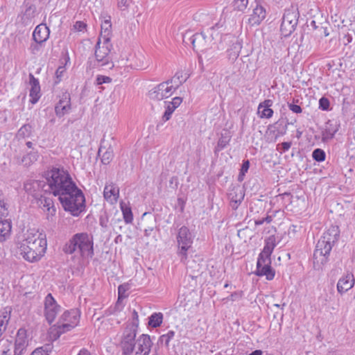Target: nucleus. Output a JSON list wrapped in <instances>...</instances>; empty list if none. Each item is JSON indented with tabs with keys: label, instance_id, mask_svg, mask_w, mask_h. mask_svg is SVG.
<instances>
[{
	"label": "nucleus",
	"instance_id": "obj_37",
	"mask_svg": "<svg viewBox=\"0 0 355 355\" xmlns=\"http://www.w3.org/2000/svg\"><path fill=\"white\" fill-rule=\"evenodd\" d=\"M253 234V230L249 227L239 229L238 230L237 232L238 236L245 242H246L248 239H250L252 237Z\"/></svg>",
	"mask_w": 355,
	"mask_h": 355
},
{
	"label": "nucleus",
	"instance_id": "obj_62",
	"mask_svg": "<svg viewBox=\"0 0 355 355\" xmlns=\"http://www.w3.org/2000/svg\"><path fill=\"white\" fill-rule=\"evenodd\" d=\"M38 44H37V43H36V44H32L31 45L30 49H31V52H32L33 53H35V52H36V51H37L39 50Z\"/></svg>",
	"mask_w": 355,
	"mask_h": 355
},
{
	"label": "nucleus",
	"instance_id": "obj_42",
	"mask_svg": "<svg viewBox=\"0 0 355 355\" xmlns=\"http://www.w3.org/2000/svg\"><path fill=\"white\" fill-rule=\"evenodd\" d=\"M175 336V331H169L167 334H164L159 337V341L162 343H164L166 347L169 346V343L171 339L173 338Z\"/></svg>",
	"mask_w": 355,
	"mask_h": 355
},
{
	"label": "nucleus",
	"instance_id": "obj_2",
	"mask_svg": "<svg viewBox=\"0 0 355 355\" xmlns=\"http://www.w3.org/2000/svg\"><path fill=\"white\" fill-rule=\"evenodd\" d=\"M46 180L47 189H45V192L58 196V198L76 187L69 173L64 169L53 168L48 172Z\"/></svg>",
	"mask_w": 355,
	"mask_h": 355
},
{
	"label": "nucleus",
	"instance_id": "obj_27",
	"mask_svg": "<svg viewBox=\"0 0 355 355\" xmlns=\"http://www.w3.org/2000/svg\"><path fill=\"white\" fill-rule=\"evenodd\" d=\"M0 355H17L11 341L4 338L0 340Z\"/></svg>",
	"mask_w": 355,
	"mask_h": 355
},
{
	"label": "nucleus",
	"instance_id": "obj_36",
	"mask_svg": "<svg viewBox=\"0 0 355 355\" xmlns=\"http://www.w3.org/2000/svg\"><path fill=\"white\" fill-rule=\"evenodd\" d=\"M98 154H102L101 162L104 164H108L113 158V153L112 150L105 149L101 146L98 149Z\"/></svg>",
	"mask_w": 355,
	"mask_h": 355
},
{
	"label": "nucleus",
	"instance_id": "obj_64",
	"mask_svg": "<svg viewBox=\"0 0 355 355\" xmlns=\"http://www.w3.org/2000/svg\"><path fill=\"white\" fill-rule=\"evenodd\" d=\"M263 354V352L260 349H257V350H254V352H252V353H250L249 355H262Z\"/></svg>",
	"mask_w": 355,
	"mask_h": 355
},
{
	"label": "nucleus",
	"instance_id": "obj_41",
	"mask_svg": "<svg viewBox=\"0 0 355 355\" xmlns=\"http://www.w3.org/2000/svg\"><path fill=\"white\" fill-rule=\"evenodd\" d=\"M122 209L124 220L126 223H132L133 220L132 213L131 209L128 207H124L122 204L121 205Z\"/></svg>",
	"mask_w": 355,
	"mask_h": 355
},
{
	"label": "nucleus",
	"instance_id": "obj_28",
	"mask_svg": "<svg viewBox=\"0 0 355 355\" xmlns=\"http://www.w3.org/2000/svg\"><path fill=\"white\" fill-rule=\"evenodd\" d=\"M241 48V44L236 40L227 50L228 59L232 62H234L239 57Z\"/></svg>",
	"mask_w": 355,
	"mask_h": 355
},
{
	"label": "nucleus",
	"instance_id": "obj_40",
	"mask_svg": "<svg viewBox=\"0 0 355 355\" xmlns=\"http://www.w3.org/2000/svg\"><path fill=\"white\" fill-rule=\"evenodd\" d=\"M139 315L137 312L134 310L132 312V322L131 324L127 326L125 331H132L134 330V333H137V327L139 324Z\"/></svg>",
	"mask_w": 355,
	"mask_h": 355
},
{
	"label": "nucleus",
	"instance_id": "obj_17",
	"mask_svg": "<svg viewBox=\"0 0 355 355\" xmlns=\"http://www.w3.org/2000/svg\"><path fill=\"white\" fill-rule=\"evenodd\" d=\"M201 259L198 257L197 260H187L183 261L187 265L188 276L192 279H197L202 274V265L200 263Z\"/></svg>",
	"mask_w": 355,
	"mask_h": 355
},
{
	"label": "nucleus",
	"instance_id": "obj_24",
	"mask_svg": "<svg viewBox=\"0 0 355 355\" xmlns=\"http://www.w3.org/2000/svg\"><path fill=\"white\" fill-rule=\"evenodd\" d=\"M265 17L266 11L264 8L261 6L257 5V6L253 9L252 13L250 15L248 21L252 26L258 25Z\"/></svg>",
	"mask_w": 355,
	"mask_h": 355
},
{
	"label": "nucleus",
	"instance_id": "obj_4",
	"mask_svg": "<svg viewBox=\"0 0 355 355\" xmlns=\"http://www.w3.org/2000/svg\"><path fill=\"white\" fill-rule=\"evenodd\" d=\"M63 251L67 254L78 252L81 257L94 254L92 238L87 233H78L64 245Z\"/></svg>",
	"mask_w": 355,
	"mask_h": 355
},
{
	"label": "nucleus",
	"instance_id": "obj_56",
	"mask_svg": "<svg viewBox=\"0 0 355 355\" xmlns=\"http://www.w3.org/2000/svg\"><path fill=\"white\" fill-rule=\"evenodd\" d=\"M289 109L294 113L299 114L301 113L302 110L300 105L295 104H288Z\"/></svg>",
	"mask_w": 355,
	"mask_h": 355
},
{
	"label": "nucleus",
	"instance_id": "obj_9",
	"mask_svg": "<svg viewBox=\"0 0 355 355\" xmlns=\"http://www.w3.org/2000/svg\"><path fill=\"white\" fill-rule=\"evenodd\" d=\"M177 241L179 247L178 254L181 257V261H184L187 259V252L193 243L192 234L187 227L183 226L179 230Z\"/></svg>",
	"mask_w": 355,
	"mask_h": 355
},
{
	"label": "nucleus",
	"instance_id": "obj_20",
	"mask_svg": "<svg viewBox=\"0 0 355 355\" xmlns=\"http://www.w3.org/2000/svg\"><path fill=\"white\" fill-rule=\"evenodd\" d=\"M103 196L108 202L114 204L117 202L119 196V189L112 182L106 184L104 188Z\"/></svg>",
	"mask_w": 355,
	"mask_h": 355
},
{
	"label": "nucleus",
	"instance_id": "obj_30",
	"mask_svg": "<svg viewBox=\"0 0 355 355\" xmlns=\"http://www.w3.org/2000/svg\"><path fill=\"white\" fill-rule=\"evenodd\" d=\"M112 24L110 19H105L101 24V31L98 39L107 42L110 40Z\"/></svg>",
	"mask_w": 355,
	"mask_h": 355
},
{
	"label": "nucleus",
	"instance_id": "obj_51",
	"mask_svg": "<svg viewBox=\"0 0 355 355\" xmlns=\"http://www.w3.org/2000/svg\"><path fill=\"white\" fill-rule=\"evenodd\" d=\"M319 105L321 109L327 110L329 107V101L327 98L322 97L319 101Z\"/></svg>",
	"mask_w": 355,
	"mask_h": 355
},
{
	"label": "nucleus",
	"instance_id": "obj_7",
	"mask_svg": "<svg viewBox=\"0 0 355 355\" xmlns=\"http://www.w3.org/2000/svg\"><path fill=\"white\" fill-rule=\"evenodd\" d=\"M298 17L299 12L295 6H292L285 10L280 28L284 36L287 37L295 31L298 22Z\"/></svg>",
	"mask_w": 355,
	"mask_h": 355
},
{
	"label": "nucleus",
	"instance_id": "obj_63",
	"mask_svg": "<svg viewBox=\"0 0 355 355\" xmlns=\"http://www.w3.org/2000/svg\"><path fill=\"white\" fill-rule=\"evenodd\" d=\"M78 355H91V354L88 350L83 349L79 352Z\"/></svg>",
	"mask_w": 355,
	"mask_h": 355
},
{
	"label": "nucleus",
	"instance_id": "obj_14",
	"mask_svg": "<svg viewBox=\"0 0 355 355\" xmlns=\"http://www.w3.org/2000/svg\"><path fill=\"white\" fill-rule=\"evenodd\" d=\"M60 311V307L55 299L51 294H48L44 300V313L46 319L49 324L54 321Z\"/></svg>",
	"mask_w": 355,
	"mask_h": 355
},
{
	"label": "nucleus",
	"instance_id": "obj_52",
	"mask_svg": "<svg viewBox=\"0 0 355 355\" xmlns=\"http://www.w3.org/2000/svg\"><path fill=\"white\" fill-rule=\"evenodd\" d=\"M46 215H47V219L49 220H53V217L55 216L56 212V209L54 207V205L46 208Z\"/></svg>",
	"mask_w": 355,
	"mask_h": 355
},
{
	"label": "nucleus",
	"instance_id": "obj_47",
	"mask_svg": "<svg viewBox=\"0 0 355 355\" xmlns=\"http://www.w3.org/2000/svg\"><path fill=\"white\" fill-rule=\"evenodd\" d=\"M330 126H331V123L330 121H329L327 123L325 131L327 132V137H333L335 133L338 131V128L336 125L334 128H331Z\"/></svg>",
	"mask_w": 355,
	"mask_h": 355
},
{
	"label": "nucleus",
	"instance_id": "obj_58",
	"mask_svg": "<svg viewBox=\"0 0 355 355\" xmlns=\"http://www.w3.org/2000/svg\"><path fill=\"white\" fill-rule=\"evenodd\" d=\"M96 81L98 85H101L103 83H110L111 81V78L107 76H98Z\"/></svg>",
	"mask_w": 355,
	"mask_h": 355
},
{
	"label": "nucleus",
	"instance_id": "obj_39",
	"mask_svg": "<svg viewBox=\"0 0 355 355\" xmlns=\"http://www.w3.org/2000/svg\"><path fill=\"white\" fill-rule=\"evenodd\" d=\"M183 42L185 45L190 46L191 45L194 49H196V33L193 34L192 31H187L183 35Z\"/></svg>",
	"mask_w": 355,
	"mask_h": 355
},
{
	"label": "nucleus",
	"instance_id": "obj_50",
	"mask_svg": "<svg viewBox=\"0 0 355 355\" xmlns=\"http://www.w3.org/2000/svg\"><path fill=\"white\" fill-rule=\"evenodd\" d=\"M47 347H42L35 349L31 355H49Z\"/></svg>",
	"mask_w": 355,
	"mask_h": 355
},
{
	"label": "nucleus",
	"instance_id": "obj_59",
	"mask_svg": "<svg viewBox=\"0 0 355 355\" xmlns=\"http://www.w3.org/2000/svg\"><path fill=\"white\" fill-rule=\"evenodd\" d=\"M118 6L121 9H125L128 6L127 0H119Z\"/></svg>",
	"mask_w": 355,
	"mask_h": 355
},
{
	"label": "nucleus",
	"instance_id": "obj_23",
	"mask_svg": "<svg viewBox=\"0 0 355 355\" xmlns=\"http://www.w3.org/2000/svg\"><path fill=\"white\" fill-rule=\"evenodd\" d=\"M228 196L231 202L234 203V205H232V207L234 209H236L238 205L240 204L243 200L245 193L243 189L238 186L233 187L230 191Z\"/></svg>",
	"mask_w": 355,
	"mask_h": 355
},
{
	"label": "nucleus",
	"instance_id": "obj_60",
	"mask_svg": "<svg viewBox=\"0 0 355 355\" xmlns=\"http://www.w3.org/2000/svg\"><path fill=\"white\" fill-rule=\"evenodd\" d=\"M282 150L284 152L288 150L291 146V142H283L282 144Z\"/></svg>",
	"mask_w": 355,
	"mask_h": 355
},
{
	"label": "nucleus",
	"instance_id": "obj_22",
	"mask_svg": "<svg viewBox=\"0 0 355 355\" xmlns=\"http://www.w3.org/2000/svg\"><path fill=\"white\" fill-rule=\"evenodd\" d=\"M29 83L31 87L30 89V96L31 98L30 101L35 104L40 98V86L38 80L32 73L29 74Z\"/></svg>",
	"mask_w": 355,
	"mask_h": 355
},
{
	"label": "nucleus",
	"instance_id": "obj_55",
	"mask_svg": "<svg viewBox=\"0 0 355 355\" xmlns=\"http://www.w3.org/2000/svg\"><path fill=\"white\" fill-rule=\"evenodd\" d=\"M86 27V24L80 21H76V24L73 25V28L80 32L85 30Z\"/></svg>",
	"mask_w": 355,
	"mask_h": 355
},
{
	"label": "nucleus",
	"instance_id": "obj_13",
	"mask_svg": "<svg viewBox=\"0 0 355 355\" xmlns=\"http://www.w3.org/2000/svg\"><path fill=\"white\" fill-rule=\"evenodd\" d=\"M79 318L80 314L77 309H72L69 311L64 312L62 315V320L67 322L58 326L60 332L63 334L72 329L78 324Z\"/></svg>",
	"mask_w": 355,
	"mask_h": 355
},
{
	"label": "nucleus",
	"instance_id": "obj_11",
	"mask_svg": "<svg viewBox=\"0 0 355 355\" xmlns=\"http://www.w3.org/2000/svg\"><path fill=\"white\" fill-rule=\"evenodd\" d=\"M174 92V88L166 80L157 85L150 90L148 94L150 99L162 101L170 97Z\"/></svg>",
	"mask_w": 355,
	"mask_h": 355
},
{
	"label": "nucleus",
	"instance_id": "obj_49",
	"mask_svg": "<svg viewBox=\"0 0 355 355\" xmlns=\"http://www.w3.org/2000/svg\"><path fill=\"white\" fill-rule=\"evenodd\" d=\"M128 289V285L122 284L118 288L119 300L126 297L125 292Z\"/></svg>",
	"mask_w": 355,
	"mask_h": 355
},
{
	"label": "nucleus",
	"instance_id": "obj_48",
	"mask_svg": "<svg viewBox=\"0 0 355 355\" xmlns=\"http://www.w3.org/2000/svg\"><path fill=\"white\" fill-rule=\"evenodd\" d=\"M37 154H28L26 156L24 157L22 159V162L25 163V164H30L31 162H33L37 160Z\"/></svg>",
	"mask_w": 355,
	"mask_h": 355
},
{
	"label": "nucleus",
	"instance_id": "obj_18",
	"mask_svg": "<svg viewBox=\"0 0 355 355\" xmlns=\"http://www.w3.org/2000/svg\"><path fill=\"white\" fill-rule=\"evenodd\" d=\"M354 283L355 278L354 275L351 272H347L338 280L337 291L340 295H343L351 289L354 286Z\"/></svg>",
	"mask_w": 355,
	"mask_h": 355
},
{
	"label": "nucleus",
	"instance_id": "obj_8",
	"mask_svg": "<svg viewBox=\"0 0 355 355\" xmlns=\"http://www.w3.org/2000/svg\"><path fill=\"white\" fill-rule=\"evenodd\" d=\"M112 48L110 40H107V42H105L104 40L98 39L96 45L95 57L101 66H108L109 68L114 67L110 58Z\"/></svg>",
	"mask_w": 355,
	"mask_h": 355
},
{
	"label": "nucleus",
	"instance_id": "obj_35",
	"mask_svg": "<svg viewBox=\"0 0 355 355\" xmlns=\"http://www.w3.org/2000/svg\"><path fill=\"white\" fill-rule=\"evenodd\" d=\"M163 321V314L162 313H154L149 318L148 325L156 328L159 327Z\"/></svg>",
	"mask_w": 355,
	"mask_h": 355
},
{
	"label": "nucleus",
	"instance_id": "obj_34",
	"mask_svg": "<svg viewBox=\"0 0 355 355\" xmlns=\"http://www.w3.org/2000/svg\"><path fill=\"white\" fill-rule=\"evenodd\" d=\"M276 246L275 238L274 236H269L265 241V246L263 249V254L266 256H270L274 248Z\"/></svg>",
	"mask_w": 355,
	"mask_h": 355
},
{
	"label": "nucleus",
	"instance_id": "obj_10",
	"mask_svg": "<svg viewBox=\"0 0 355 355\" xmlns=\"http://www.w3.org/2000/svg\"><path fill=\"white\" fill-rule=\"evenodd\" d=\"M270 257L263 255L262 251L258 258L256 270L257 275H265L268 280H272L275 277V270L270 267L271 261Z\"/></svg>",
	"mask_w": 355,
	"mask_h": 355
},
{
	"label": "nucleus",
	"instance_id": "obj_57",
	"mask_svg": "<svg viewBox=\"0 0 355 355\" xmlns=\"http://www.w3.org/2000/svg\"><path fill=\"white\" fill-rule=\"evenodd\" d=\"M272 220V218L271 216H266V218H263L261 220H257L255 221V225H262L264 222L267 223H270Z\"/></svg>",
	"mask_w": 355,
	"mask_h": 355
},
{
	"label": "nucleus",
	"instance_id": "obj_3",
	"mask_svg": "<svg viewBox=\"0 0 355 355\" xmlns=\"http://www.w3.org/2000/svg\"><path fill=\"white\" fill-rule=\"evenodd\" d=\"M338 238V227H332L324 233L322 238L318 241L313 253L314 264H324L327 262L333 245Z\"/></svg>",
	"mask_w": 355,
	"mask_h": 355
},
{
	"label": "nucleus",
	"instance_id": "obj_31",
	"mask_svg": "<svg viewBox=\"0 0 355 355\" xmlns=\"http://www.w3.org/2000/svg\"><path fill=\"white\" fill-rule=\"evenodd\" d=\"M272 105L270 100H266L263 103H260L259 106V112H261V117L269 119L272 116L273 110L270 108Z\"/></svg>",
	"mask_w": 355,
	"mask_h": 355
},
{
	"label": "nucleus",
	"instance_id": "obj_6",
	"mask_svg": "<svg viewBox=\"0 0 355 355\" xmlns=\"http://www.w3.org/2000/svg\"><path fill=\"white\" fill-rule=\"evenodd\" d=\"M223 26L224 23L219 21L206 31L196 33V49L203 51L212 48L213 45L216 44V41L219 39V29L222 28Z\"/></svg>",
	"mask_w": 355,
	"mask_h": 355
},
{
	"label": "nucleus",
	"instance_id": "obj_61",
	"mask_svg": "<svg viewBox=\"0 0 355 355\" xmlns=\"http://www.w3.org/2000/svg\"><path fill=\"white\" fill-rule=\"evenodd\" d=\"M147 62H145L144 61H141L140 62L139 64H137L135 67H137V69H145L147 67Z\"/></svg>",
	"mask_w": 355,
	"mask_h": 355
},
{
	"label": "nucleus",
	"instance_id": "obj_5",
	"mask_svg": "<svg viewBox=\"0 0 355 355\" xmlns=\"http://www.w3.org/2000/svg\"><path fill=\"white\" fill-rule=\"evenodd\" d=\"M58 199L64 209L74 216H78L85 209L84 195L77 187Z\"/></svg>",
	"mask_w": 355,
	"mask_h": 355
},
{
	"label": "nucleus",
	"instance_id": "obj_44",
	"mask_svg": "<svg viewBox=\"0 0 355 355\" xmlns=\"http://www.w3.org/2000/svg\"><path fill=\"white\" fill-rule=\"evenodd\" d=\"M313 158L317 162H322L325 159V153L323 150L317 148L313 150Z\"/></svg>",
	"mask_w": 355,
	"mask_h": 355
},
{
	"label": "nucleus",
	"instance_id": "obj_45",
	"mask_svg": "<svg viewBox=\"0 0 355 355\" xmlns=\"http://www.w3.org/2000/svg\"><path fill=\"white\" fill-rule=\"evenodd\" d=\"M39 203L41 207L48 208L52 205H53V202L51 198L40 196Z\"/></svg>",
	"mask_w": 355,
	"mask_h": 355
},
{
	"label": "nucleus",
	"instance_id": "obj_38",
	"mask_svg": "<svg viewBox=\"0 0 355 355\" xmlns=\"http://www.w3.org/2000/svg\"><path fill=\"white\" fill-rule=\"evenodd\" d=\"M248 0H233L232 2V6L233 10L235 11L245 12L248 8Z\"/></svg>",
	"mask_w": 355,
	"mask_h": 355
},
{
	"label": "nucleus",
	"instance_id": "obj_26",
	"mask_svg": "<svg viewBox=\"0 0 355 355\" xmlns=\"http://www.w3.org/2000/svg\"><path fill=\"white\" fill-rule=\"evenodd\" d=\"M11 311L12 309L10 306H6L0 310V329L3 332H4L7 328L10 319Z\"/></svg>",
	"mask_w": 355,
	"mask_h": 355
},
{
	"label": "nucleus",
	"instance_id": "obj_16",
	"mask_svg": "<svg viewBox=\"0 0 355 355\" xmlns=\"http://www.w3.org/2000/svg\"><path fill=\"white\" fill-rule=\"evenodd\" d=\"M135 347H137L138 355H148L151 347L152 341L150 336L147 334L141 335L136 340Z\"/></svg>",
	"mask_w": 355,
	"mask_h": 355
},
{
	"label": "nucleus",
	"instance_id": "obj_1",
	"mask_svg": "<svg viewBox=\"0 0 355 355\" xmlns=\"http://www.w3.org/2000/svg\"><path fill=\"white\" fill-rule=\"evenodd\" d=\"M23 237L19 243V253L27 261H38L46 252L47 242L45 234L36 228H30Z\"/></svg>",
	"mask_w": 355,
	"mask_h": 355
},
{
	"label": "nucleus",
	"instance_id": "obj_21",
	"mask_svg": "<svg viewBox=\"0 0 355 355\" xmlns=\"http://www.w3.org/2000/svg\"><path fill=\"white\" fill-rule=\"evenodd\" d=\"M49 29L44 24H40L36 26L33 33V37L35 43L42 44L49 37Z\"/></svg>",
	"mask_w": 355,
	"mask_h": 355
},
{
	"label": "nucleus",
	"instance_id": "obj_25",
	"mask_svg": "<svg viewBox=\"0 0 355 355\" xmlns=\"http://www.w3.org/2000/svg\"><path fill=\"white\" fill-rule=\"evenodd\" d=\"M182 102V99L180 97H175L171 102H164L166 104V110L163 115L164 121H168L171 119V114L180 106Z\"/></svg>",
	"mask_w": 355,
	"mask_h": 355
},
{
	"label": "nucleus",
	"instance_id": "obj_19",
	"mask_svg": "<svg viewBox=\"0 0 355 355\" xmlns=\"http://www.w3.org/2000/svg\"><path fill=\"white\" fill-rule=\"evenodd\" d=\"M27 345L28 341L26 339V330L20 329L17 331L15 343L13 346L17 355H22L24 352L26 350Z\"/></svg>",
	"mask_w": 355,
	"mask_h": 355
},
{
	"label": "nucleus",
	"instance_id": "obj_54",
	"mask_svg": "<svg viewBox=\"0 0 355 355\" xmlns=\"http://www.w3.org/2000/svg\"><path fill=\"white\" fill-rule=\"evenodd\" d=\"M65 70H66V68L64 66H60L57 69V70L55 71V76H56L58 80L56 81V83H59L60 81L61 78L63 76V73L65 72Z\"/></svg>",
	"mask_w": 355,
	"mask_h": 355
},
{
	"label": "nucleus",
	"instance_id": "obj_15",
	"mask_svg": "<svg viewBox=\"0 0 355 355\" xmlns=\"http://www.w3.org/2000/svg\"><path fill=\"white\" fill-rule=\"evenodd\" d=\"M24 188L26 192L37 198L40 196L39 193L40 191L45 192V189H47V181L46 179L42 180H28L25 182Z\"/></svg>",
	"mask_w": 355,
	"mask_h": 355
},
{
	"label": "nucleus",
	"instance_id": "obj_53",
	"mask_svg": "<svg viewBox=\"0 0 355 355\" xmlns=\"http://www.w3.org/2000/svg\"><path fill=\"white\" fill-rule=\"evenodd\" d=\"M8 215V208L6 204L0 200V218Z\"/></svg>",
	"mask_w": 355,
	"mask_h": 355
},
{
	"label": "nucleus",
	"instance_id": "obj_46",
	"mask_svg": "<svg viewBox=\"0 0 355 355\" xmlns=\"http://www.w3.org/2000/svg\"><path fill=\"white\" fill-rule=\"evenodd\" d=\"M249 167H250L249 160L244 161L242 164L239 175L238 176V180L239 182H241L243 180V177L245 175V173L248 171V170L249 169Z\"/></svg>",
	"mask_w": 355,
	"mask_h": 355
},
{
	"label": "nucleus",
	"instance_id": "obj_32",
	"mask_svg": "<svg viewBox=\"0 0 355 355\" xmlns=\"http://www.w3.org/2000/svg\"><path fill=\"white\" fill-rule=\"evenodd\" d=\"M70 110L69 99L60 100L55 107L56 115L59 117L62 116Z\"/></svg>",
	"mask_w": 355,
	"mask_h": 355
},
{
	"label": "nucleus",
	"instance_id": "obj_29",
	"mask_svg": "<svg viewBox=\"0 0 355 355\" xmlns=\"http://www.w3.org/2000/svg\"><path fill=\"white\" fill-rule=\"evenodd\" d=\"M188 76L186 74H183L182 71L177 72L173 77L167 81L174 88L175 91L182 84H183L187 80Z\"/></svg>",
	"mask_w": 355,
	"mask_h": 355
},
{
	"label": "nucleus",
	"instance_id": "obj_12",
	"mask_svg": "<svg viewBox=\"0 0 355 355\" xmlns=\"http://www.w3.org/2000/svg\"><path fill=\"white\" fill-rule=\"evenodd\" d=\"M136 333L132 331H124L121 347L123 355H138L137 347H135Z\"/></svg>",
	"mask_w": 355,
	"mask_h": 355
},
{
	"label": "nucleus",
	"instance_id": "obj_33",
	"mask_svg": "<svg viewBox=\"0 0 355 355\" xmlns=\"http://www.w3.org/2000/svg\"><path fill=\"white\" fill-rule=\"evenodd\" d=\"M11 223L7 220L0 222V240H5L11 232Z\"/></svg>",
	"mask_w": 355,
	"mask_h": 355
},
{
	"label": "nucleus",
	"instance_id": "obj_43",
	"mask_svg": "<svg viewBox=\"0 0 355 355\" xmlns=\"http://www.w3.org/2000/svg\"><path fill=\"white\" fill-rule=\"evenodd\" d=\"M32 130V127L29 124L23 125L18 131L17 136L19 137H28Z\"/></svg>",
	"mask_w": 355,
	"mask_h": 355
}]
</instances>
